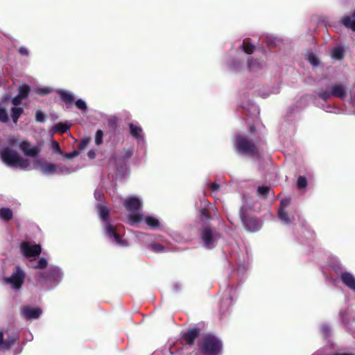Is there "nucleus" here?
I'll return each instance as SVG.
<instances>
[{"label":"nucleus","mask_w":355,"mask_h":355,"mask_svg":"<svg viewBox=\"0 0 355 355\" xmlns=\"http://www.w3.org/2000/svg\"><path fill=\"white\" fill-rule=\"evenodd\" d=\"M103 234L107 241L115 246L125 248L128 246V241L123 238L117 227L111 223L110 218V209L103 203L96 205Z\"/></svg>","instance_id":"f257e3e1"},{"label":"nucleus","mask_w":355,"mask_h":355,"mask_svg":"<svg viewBox=\"0 0 355 355\" xmlns=\"http://www.w3.org/2000/svg\"><path fill=\"white\" fill-rule=\"evenodd\" d=\"M64 272L58 266L51 265L46 271L38 273L37 283L46 291L55 288L62 281Z\"/></svg>","instance_id":"f03ea898"},{"label":"nucleus","mask_w":355,"mask_h":355,"mask_svg":"<svg viewBox=\"0 0 355 355\" xmlns=\"http://www.w3.org/2000/svg\"><path fill=\"white\" fill-rule=\"evenodd\" d=\"M9 146L0 150V157L2 162L11 168H19L21 170H28L31 163L28 159L23 158L17 152L15 148L9 142Z\"/></svg>","instance_id":"7ed1b4c3"},{"label":"nucleus","mask_w":355,"mask_h":355,"mask_svg":"<svg viewBox=\"0 0 355 355\" xmlns=\"http://www.w3.org/2000/svg\"><path fill=\"white\" fill-rule=\"evenodd\" d=\"M252 209V204L245 198H243V202L239 209V217L245 229L249 232H259L263 225V221L249 216V211Z\"/></svg>","instance_id":"20e7f679"},{"label":"nucleus","mask_w":355,"mask_h":355,"mask_svg":"<svg viewBox=\"0 0 355 355\" xmlns=\"http://www.w3.org/2000/svg\"><path fill=\"white\" fill-rule=\"evenodd\" d=\"M123 203L125 209L129 212L128 220L130 225H135L143 220L144 216L139 212L143 206V200L141 198L130 196L127 197Z\"/></svg>","instance_id":"39448f33"},{"label":"nucleus","mask_w":355,"mask_h":355,"mask_svg":"<svg viewBox=\"0 0 355 355\" xmlns=\"http://www.w3.org/2000/svg\"><path fill=\"white\" fill-rule=\"evenodd\" d=\"M198 347L202 355H221L223 342L218 337L207 334L201 338Z\"/></svg>","instance_id":"423d86ee"},{"label":"nucleus","mask_w":355,"mask_h":355,"mask_svg":"<svg viewBox=\"0 0 355 355\" xmlns=\"http://www.w3.org/2000/svg\"><path fill=\"white\" fill-rule=\"evenodd\" d=\"M26 277L25 270L21 266L17 265L13 268L10 275L2 277L0 281L3 285L8 286L14 291L17 292L21 289Z\"/></svg>","instance_id":"0eeeda50"},{"label":"nucleus","mask_w":355,"mask_h":355,"mask_svg":"<svg viewBox=\"0 0 355 355\" xmlns=\"http://www.w3.org/2000/svg\"><path fill=\"white\" fill-rule=\"evenodd\" d=\"M234 146L238 155L257 157L258 149L254 142L245 135L237 134L234 139Z\"/></svg>","instance_id":"6e6552de"},{"label":"nucleus","mask_w":355,"mask_h":355,"mask_svg":"<svg viewBox=\"0 0 355 355\" xmlns=\"http://www.w3.org/2000/svg\"><path fill=\"white\" fill-rule=\"evenodd\" d=\"M221 237L220 233L216 228L206 226L200 231L199 243L206 250H213L217 246Z\"/></svg>","instance_id":"1a4fd4ad"},{"label":"nucleus","mask_w":355,"mask_h":355,"mask_svg":"<svg viewBox=\"0 0 355 355\" xmlns=\"http://www.w3.org/2000/svg\"><path fill=\"white\" fill-rule=\"evenodd\" d=\"M322 101L327 102L333 97L343 99L347 94V88L342 84L336 83L329 85L326 88H320L314 92Z\"/></svg>","instance_id":"9d476101"},{"label":"nucleus","mask_w":355,"mask_h":355,"mask_svg":"<svg viewBox=\"0 0 355 355\" xmlns=\"http://www.w3.org/2000/svg\"><path fill=\"white\" fill-rule=\"evenodd\" d=\"M133 153V148H125L121 153H114L107 161L108 166L120 173L125 166L127 161L132 156Z\"/></svg>","instance_id":"9b49d317"},{"label":"nucleus","mask_w":355,"mask_h":355,"mask_svg":"<svg viewBox=\"0 0 355 355\" xmlns=\"http://www.w3.org/2000/svg\"><path fill=\"white\" fill-rule=\"evenodd\" d=\"M19 331L6 329L0 331V351H8L19 340Z\"/></svg>","instance_id":"f8f14e48"},{"label":"nucleus","mask_w":355,"mask_h":355,"mask_svg":"<svg viewBox=\"0 0 355 355\" xmlns=\"http://www.w3.org/2000/svg\"><path fill=\"white\" fill-rule=\"evenodd\" d=\"M9 143L12 146H18L26 156L33 158L36 157L41 150L38 146H32L28 141L15 136L9 138Z\"/></svg>","instance_id":"ddd939ff"},{"label":"nucleus","mask_w":355,"mask_h":355,"mask_svg":"<svg viewBox=\"0 0 355 355\" xmlns=\"http://www.w3.org/2000/svg\"><path fill=\"white\" fill-rule=\"evenodd\" d=\"M19 250L21 254L29 260L35 259L42 252L41 245L33 243L31 239H26L21 242Z\"/></svg>","instance_id":"4468645a"},{"label":"nucleus","mask_w":355,"mask_h":355,"mask_svg":"<svg viewBox=\"0 0 355 355\" xmlns=\"http://www.w3.org/2000/svg\"><path fill=\"white\" fill-rule=\"evenodd\" d=\"M128 130L130 135L135 139L137 148L141 150H146V141L145 139V134L139 123H130L128 124Z\"/></svg>","instance_id":"2eb2a0df"},{"label":"nucleus","mask_w":355,"mask_h":355,"mask_svg":"<svg viewBox=\"0 0 355 355\" xmlns=\"http://www.w3.org/2000/svg\"><path fill=\"white\" fill-rule=\"evenodd\" d=\"M42 310L40 307L31 305H23L19 309L21 318L26 321L37 320L41 317Z\"/></svg>","instance_id":"dca6fc26"},{"label":"nucleus","mask_w":355,"mask_h":355,"mask_svg":"<svg viewBox=\"0 0 355 355\" xmlns=\"http://www.w3.org/2000/svg\"><path fill=\"white\" fill-rule=\"evenodd\" d=\"M243 99L239 101V105L243 108L245 113L251 116H257L259 114V107L250 99L248 93H243Z\"/></svg>","instance_id":"f3484780"},{"label":"nucleus","mask_w":355,"mask_h":355,"mask_svg":"<svg viewBox=\"0 0 355 355\" xmlns=\"http://www.w3.org/2000/svg\"><path fill=\"white\" fill-rule=\"evenodd\" d=\"M236 297V288L228 286L223 295V299L220 302V310L222 312H225L227 309L230 306L234 299Z\"/></svg>","instance_id":"a211bd4d"},{"label":"nucleus","mask_w":355,"mask_h":355,"mask_svg":"<svg viewBox=\"0 0 355 355\" xmlns=\"http://www.w3.org/2000/svg\"><path fill=\"white\" fill-rule=\"evenodd\" d=\"M34 166L38 168L44 175H57L58 165L53 163L44 162L37 159L34 163Z\"/></svg>","instance_id":"6ab92c4d"},{"label":"nucleus","mask_w":355,"mask_h":355,"mask_svg":"<svg viewBox=\"0 0 355 355\" xmlns=\"http://www.w3.org/2000/svg\"><path fill=\"white\" fill-rule=\"evenodd\" d=\"M338 278L346 288L355 293V275L352 272L346 270Z\"/></svg>","instance_id":"aec40b11"},{"label":"nucleus","mask_w":355,"mask_h":355,"mask_svg":"<svg viewBox=\"0 0 355 355\" xmlns=\"http://www.w3.org/2000/svg\"><path fill=\"white\" fill-rule=\"evenodd\" d=\"M245 59L241 56H237L236 58H230L227 62V67L231 69L236 72L241 71L245 68L244 64Z\"/></svg>","instance_id":"412c9836"},{"label":"nucleus","mask_w":355,"mask_h":355,"mask_svg":"<svg viewBox=\"0 0 355 355\" xmlns=\"http://www.w3.org/2000/svg\"><path fill=\"white\" fill-rule=\"evenodd\" d=\"M265 66V62L262 60L254 58L252 57L248 58L247 67L251 72H256L261 69Z\"/></svg>","instance_id":"4be33fe9"},{"label":"nucleus","mask_w":355,"mask_h":355,"mask_svg":"<svg viewBox=\"0 0 355 355\" xmlns=\"http://www.w3.org/2000/svg\"><path fill=\"white\" fill-rule=\"evenodd\" d=\"M278 218L285 225H291L295 220L294 215L289 214L286 209H278Z\"/></svg>","instance_id":"5701e85b"},{"label":"nucleus","mask_w":355,"mask_h":355,"mask_svg":"<svg viewBox=\"0 0 355 355\" xmlns=\"http://www.w3.org/2000/svg\"><path fill=\"white\" fill-rule=\"evenodd\" d=\"M199 335V329L198 328H192L189 329L184 335L185 342L188 345H191Z\"/></svg>","instance_id":"b1692460"},{"label":"nucleus","mask_w":355,"mask_h":355,"mask_svg":"<svg viewBox=\"0 0 355 355\" xmlns=\"http://www.w3.org/2000/svg\"><path fill=\"white\" fill-rule=\"evenodd\" d=\"M341 22L346 28L355 32V10L351 15H347L342 18Z\"/></svg>","instance_id":"393cba45"},{"label":"nucleus","mask_w":355,"mask_h":355,"mask_svg":"<svg viewBox=\"0 0 355 355\" xmlns=\"http://www.w3.org/2000/svg\"><path fill=\"white\" fill-rule=\"evenodd\" d=\"M24 112L21 107L13 106L10 109V116L13 123L17 124L21 115Z\"/></svg>","instance_id":"a878e982"},{"label":"nucleus","mask_w":355,"mask_h":355,"mask_svg":"<svg viewBox=\"0 0 355 355\" xmlns=\"http://www.w3.org/2000/svg\"><path fill=\"white\" fill-rule=\"evenodd\" d=\"M146 224L151 229L155 230L159 227L160 222L157 218L152 216H146L143 219Z\"/></svg>","instance_id":"bb28decb"},{"label":"nucleus","mask_w":355,"mask_h":355,"mask_svg":"<svg viewBox=\"0 0 355 355\" xmlns=\"http://www.w3.org/2000/svg\"><path fill=\"white\" fill-rule=\"evenodd\" d=\"M58 94H59L61 101L65 103L66 104H71L74 101L73 94H71L69 92H67L64 89H60L58 91Z\"/></svg>","instance_id":"cd10ccee"},{"label":"nucleus","mask_w":355,"mask_h":355,"mask_svg":"<svg viewBox=\"0 0 355 355\" xmlns=\"http://www.w3.org/2000/svg\"><path fill=\"white\" fill-rule=\"evenodd\" d=\"M331 267L335 272V273L337 275L338 277H339L343 272L346 271L345 267L342 264L340 260L338 259H334L332 260V262L331 263Z\"/></svg>","instance_id":"c85d7f7f"},{"label":"nucleus","mask_w":355,"mask_h":355,"mask_svg":"<svg viewBox=\"0 0 355 355\" xmlns=\"http://www.w3.org/2000/svg\"><path fill=\"white\" fill-rule=\"evenodd\" d=\"M13 218V212L11 209L8 207L0 208V219L4 222H8Z\"/></svg>","instance_id":"c756f323"},{"label":"nucleus","mask_w":355,"mask_h":355,"mask_svg":"<svg viewBox=\"0 0 355 355\" xmlns=\"http://www.w3.org/2000/svg\"><path fill=\"white\" fill-rule=\"evenodd\" d=\"M344 56V49L342 46H336L331 51V57L336 60H340Z\"/></svg>","instance_id":"7c9ffc66"},{"label":"nucleus","mask_w":355,"mask_h":355,"mask_svg":"<svg viewBox=\"0 0 355 355\" xmlns=\"http://www.w3.org/2000/svg\"><path fill=\"white\" fill-rule=\"evenodd\" d=\"M76 171V168L67 166L58 165L57 175H67Z\"/></svg>","instance_id":"2f4dec72"},{"label":"nucleus","mask_w":355,"mask_h":355,"mask_svg":"<svg viewBox=\"0 0 355 355\" xmlns=\"http://www.w3.org/2000/svg\"><path fill=\"white\" fill-rule=\"evenodd\" d=\"M280 92L279 86L277 85L275 87H274L272 89H263L262 90H260L258 93V95L261 96L263 98H268L270 94H278Z\"/></svg>","instance_id":"473e14b6"},{"label":"nucleus","mask_w":355,"mask_h":355,"mask_svg":"<svg viewBox=\"0 0 355 355\" xmlns=\"http://www.w3.org/2000/svg\"><path fill=\"white\" fill-rule=\"evenodd\" d=\"M321 109H322L326 112L334 113V114H340L342 112L341 110L333 105H324L322 104L321 105H318Z\"/></svg>","instance_id":"72a5a7b5"},{"label":"nucleus","mask_w":355,"mask_h":355,"mask_svg":"<svg viewBox=\"0 0 355 355\" xmlns=\"http://www.w3.org/2000/svg\"><path fill=\"white\" fill-rule=\"evenodd\" d=\"M18 94L19 95V96H21L24 99H26L30 94L31 87L26 84H22L19 85L18 88Z\"/></svg>","instance_id":"f704fd0d"},{"label":"nucleus","mask_w":355,"mask_h":355,"mask_svg":"<svg viewBox=\"0 0 355 355\" xmlns=\"http://www.w3.org/2000/svg\"><path fill=\"white\" fill-rule=\"evenodd\" d=\"M241 48L246 54L250 55L254 52L255 46L248 42L243 41Z\"/></svg>","instance_id":"c9c22d12"},{"label":"nucleus","mask_w":355,"mask_h":355,"mask_svg":"<svg viewBox=\"0 0 355 355\" xmlns=\"http://www.w3.org/2000/svg\"><path fill=\"white\" fill-rule=\"evenodd\" d=\"M33 91L40 96H44L51 94L53 90L49 87H36L34 88Z\"/></svg>","instance_id":"e433bc0d"},{"label":"nucleus","mask_w":355,"mask_h":355,"mask_svg":"<svg viewBox=\"0 0 355 355\" xmlns=\"http://www.w3.org/2000/svg\"><path fill=\"white\" fill-rule=\"evenodd\" d=\"M264 40L268 46H276L279 42V40L277 37H276L272 35H266L264 37Z\"/></svg>","instance_id":"4c0bfd02"},{"label":"nucleus","mask_w":355,"mask_h":355,"mask_svg":"<svg viewBox=\"0 0 355 355\" xmlns=\"http://www.w3.org/2000/svg\"><path fill=\"white\" fill-rule=\"evenodd\" d=\"M9 121V116L6 108L0 104V122L6 123Z\"/></svg>","instance_id":"58836bf2"},{"label":"nucleus","mask_w":355,"mask_h":355,"mask_svg":"<svg viewBox=\"0 0 355 355\" xmlns=\"http://www.w3.org/2000/svg\"><path fill=\"white\" fill-rule=\"evenodd\" d=\"M320 332L324 338H327L331 334V328L326 323L322 324L320 328Z\"/></svg>","instance_id":"ea45409f"},{"label":"nucleus","mask_w":355,"mask_h":355,"mask_svg":"<svg viewBox=\"0 0 355 355\" xmlns=\"http://www.w3.org/2000/svg\"><path fill=\"white\" fill-rule=\"evenodd\" d=\"M307 187V180L305 177L300 175L297 180V187L300 190H304Z\"/></svg>","instance_id":"a19ab883"},{"label":"nucleus","mask_w":355,"mask_h":355,"mask_svg":"<svg viewBox=\"0 0 355 355\" xmlns=\"http://www.w3.org/2000/svg\"><path fill=\"white\" fill-rule=\"evenodd\" d=\"M69 127L67 124L63 123H56L54 126V132L64 133L69 130Z\"/></svg>","instance_id":"79ce46f5"},{"label":"nucleus","mask_w":355,"mask_h":355,"mask_svg":"<svg viewBox=\"0 0 355 355\" xmlns=\"http://www.w3.org/2000/svg\"><path fill=\"white\" fill-rule=\"evenodd\" d=\"M270 187L267 186H260L257 189V193L262 198H266L269 193Z\"/></svg>","instance_id":"37998d69"},{"label":"nucleus","mask_w":355,"mask_h":355,"mask_svg":"<svg viewBox=\"0 0 355 355\" xmlns=\"http://www.w3.org/2000/svg\"><path fill=\"white\" fill-rule=\"evenodd\" d=\"M47 266V260L44 257H42L36 262V263L33 266V268L36 269H44L46 268Z\"/></svg>","instance_id":"c03bdc74"},{"label":"nucleus","mask_w":355,"mask_h":355,"mask_svg":"<svg viewBox=\"0 0 355 355\" xmlns=\"http://www.w3.org/2000/svg\"><path fill=\"white\" fill-rule=\"evenodd\" d=\"M103 135H104V133H103V130H98L96 132L94 140H95V144L97 146L101 145L103 144Z\"/></svg>","instance_id":"a18cd8bd"},{"label":"nucleus","mask_w":355,"mask_h":355,"mask_svg":"<svg viewBox=\"0 0 355 355\" xmlns=\"http://www.w3.org/2000/svg\"><path fill=\"white\" fill-rule=\"evenodd\" d=\"M51 149H52V150L53 151L54 153H57V154H59L60 155H64V153L60 149V145H59L58 142H57L56 141H52L51 145Z\"/></svg>","instance_id":"49530a36"},{"label":"nucleus","mask_w":355,"mask_h":355,"mask_svg":"<svg viewBox=\"0 0 355 355\" xmlns=\"http://www.w3.org/2000/svg\"><path fill=\"white\" fill-rule=\"evenodd\" d=\"M75 104H76V106L77 107V108H78L81 111L85 112L87 110V103L83 99H80V98L78 99L76 101Z\"/></svg>","instance_id":"de8ad7c7"},{"label":"nucleus","mask_w":355,"mask_h":355,"mask_svg":"<svg viewBox=\"0 0 355 355\" xmlns=\"http://www.w3.org/2000/svg\"><path fill=\"white\" fill-rule=\"evenodd\" d=\"M148 248L153 252H164V247L159 243H153L151 245H149Z\"/></svg>","instance_id":"09e8293b"},{"label":"nucleus","mask_w":355,"mask_h":355,"mask_svg":"<svg viewBox=\"0 0 355 355\" xmlns=\"http://www.w3.org/2000/svg\"><path fill=\"white\" fill-rule=\"evenodd\" d=\"M18 53L20 54V55L25 58H28L30 55L29 49L24 46H21L19 47Z\"/></svg>","instance_id":"8fccbe9b"},{"label":"nucleus","mask_w":355,"mask_h":355,"mask_svg":"<svg viewBox=\"0 0 355 355\" xmlns=\"http://www.w3.org/2000/svg\"><path fill=\"white\" fill-rule=\"evenodd\" d=\"M46 119V114L40 111L37 110L35 113V120L40 123H44Z\"/></svg>","instance_id":"3c124183"},{"label":"nucleus","mask_w":355,"mask_h":355,"mask_svg":"<svg viewBox=\"0 0 355 355\" xmlns=\"http://www.w3.org/2000/svg\"><path fill=\"white\" fill-rule=\"evenodd\" d=\"M94 198L96 200H98V203H103L104 200V194L102 191L96 189L94 191Z\"/></svg>","instance_id":"603ef678"},{"label":"nucleus","mask_w":355,"mask_h":355,"mask_svg":"<svg viewBox=\"0 0 355 355\" xmlns=\"http://www.w3.org/2000/svg\"><path fill=\"white\" fill-rule=\"evenodd\" d=\"M291 202L290 198H283L280 202V205L279 209H283V210H285L288 207Z\"/></svg>","instance_id":"864d4df0"},{"label":"nucleus","mask_w":355,"mask_h":355,"mask_svg":"<svg viewBox=\"0 0 355 355\" xmlns=\"http://www.w3.org/2000/svg\"><path fill=\"white\" fill-rule=\"evenodd\" d=\"M200 214L202 220H208L210 218L209 211L206 208L201 209L200 210Z\"/></svg>","instance_id":"5fc2aeb1"},{"label":"nucleus","mask_w":355,"mask_h":355,"mask_svg":"<svg viewBox=\"0 0 355 355\" xmlns=\"http://www.w3.org/2000/svg\"><path fill=\"white\" fill-rule=\"evenodd\" d=\"M24 100L21 96H19V94L15 96L14 98H12L11 102L13 106H17L19 107V105H21V101Z\"/></svg>","instance_id":"6e6d98bb"},{"label":"nucleus","mask_w":355,"mask_h":355,"mask_svg":"<svg viewBox=\"0 0 355 355\" xmlns=\"http://www.w3.org/2000/svg\"><path fill=\"white\" fill-rule=\"evenodd\" d=\"M308 60L313 66H318L319 64L318 58L313 54L309 55Z\"/></svg>","instance_id":"4d7b16f0"},{"label":"nucleus","mask_w":355,"mask_h":355,"mask_svg":"<svg viewBox=\"0 0 355 355\" xmlns=\"http://www.w3.org/2000/svg\"><path fill=\"white\" fill-rule=\"evenodd\" d=\"M79 155V152L76 150H73L72 152L69 153H64L62 156H64L66 159H72Z\"/></svg>","instance_id":"13d9d810"},{"label":"nucleus","mask_w":355,"mask_h":355,"mask_svg":"<svg viewBox=\"0 0 355 355\" xmlns=\"http://www.w3.org/2000/svg\"><path fill=\"white\" fill-rule=\"evenodd\" d=\"M182 284L180 282H176L173 286V289L175 292H179L182 289Z\"/></svg>","instance_id":"bf43d9fd"},{"label":"nucleus","mask_w":355,"mask_h":355,"mask_svg":"<svg viewBox=\"0 0 355 355\" xmlns=\"http://www.w3.org/2000/svg\"><path fill=\"white\" fill-rule=\"evenodd\" d=\"M209 187L213 192H217L219 189L220 185L216 182H213L210 184Z\"/></svg>","instance_id":"052dcab7"},{"label":"nucleus","mask_w":355,"mask_h":355,"mask_svg":"<svg viewBox=\"0 0 355 355\" xmlns=\"http://www.w3.org/2000/svg\"><path fill=\"white\" fill-rule=\"evenodd\" d=\"M89 144V139H83L79 144V148L83 150Z\"/></svg>","instance_id":"680f3d73"},{"label":"nucleus","mask_w":355,"mask_h":355,"mask_svg":"<svg viewBox=\"0 0 355 355\" xmlns=\"http://www.w3.org/2000/svg\"><path fill=\"white\" fill-rule=\"evenodd\" d=\"M87 156L90 159H93L96 157V150L92 149L87 153Z\"/></svg>","instance_id":"e2e57ef3"},{"label":"nucleus","mask_w":355,"mask_h":355,"mask_svg":"<svg viewBox=\"0 0 355 355\" xmlns=\"http://www.w3.org/2000/svg\"><path fill=\"white\" fill-rule=\"evenodd\" d=\"M334 355H355L352 353H336Z\"/></svg>","instance_id":"0e129e2a"},{"label":"nucleus","mask_w":355,"mask_h":355,"mask_svg":"<svg viewBox=\"0 0 355 355\" xmlns=\"http://www.w3.org/2000/svg\"><path fill=\"white\" fill-rule=\"evenodd\" d=\"M138 235L141 236H138L139 239H141V236H146V235H147V234H145V233H143V232H139V233H138Z\"/></svg>","instance_id":"69168bd1"},{"label":"nucleus","mask_w":355,"mask_h":355,"mask_svg":"<svg viewBox=\"0 0 355 355\" xmlns=\"http://www.w3.org/2000/svg\"><path fill=\"white\" fill-rule=\"evenodd\" d=\"M250 130L251 132L255 131V127L254 125H251L250 127Z\"/></svg>","instance_id":"338daca9"},{"label":"nucleus","mask_w":355,"mask_h":355,"mask_svg":"<svg viewBox=\"0 0 355 355\" xmlns=\"http://www.w3.org/2000/svg\"><path fill=\"white\" fill-rule=\"evenodd\" d=\"M10 97L8 96H5L3 97V101H7Z\"/></svg>","instance_id":"774afa93"}]
</instances>
